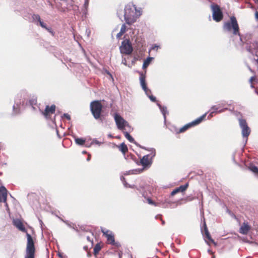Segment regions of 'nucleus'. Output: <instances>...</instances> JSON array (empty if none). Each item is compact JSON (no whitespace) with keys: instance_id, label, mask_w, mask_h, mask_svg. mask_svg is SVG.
Masks as SVG:
<instances>
[{"instance_id":"nucleus-1","label":"nucleus","mask_w":258,"mask_h":258,"mask_svg":"<svg viewBox=\"0 0 258 258\" xmlns=\"http://www.w3.org/2000/svg\"><path fill=\"white\" fill-rule=\"evenodd\" d=\"M123 14L124 20L126 24L131 25L134 23L139 17L142 15L141 9H138L133 3H128L125 6L123 11L119 10L117 12V15L121 20V17Z\"/></svg>"},{"instance_id":"nucleus-2","label":"nucleus","mask_w":258,"mask_h":258,"mask_svg":"<svg viewBox=\"0 0 258 258\" xmlns=\"http://www.w3.org/2000/svg\"><path fill=\"white\" fill-rule=\"evenodd\" d=\"M223 29L225 31L230 32L233 29V34L235 35H240L239 32V26L235 17H230V22L225 23L223 26Z\"/></svg>"},{"instance_id":"nucleus-3","label":"nucleus","mask_w":258,"mask_h":258,"mask_svg":"<svg viewBox=\"0 0 258 258\" xmlns=\"http://www.w3.org/2000/svg\"><path fill=\"white\" fill-rule=\"evenodd\" d=\"M26 236L27 242L25 258H34L35 248L33 239L28 233H26Z\"/></svg>"},{"instance_id":"nucleus-4","label":"nucleus","mask_w":258,"mask_h":258,"mask_svg":"<svg viewBox=\"0 0 258 258\" xmlns=\"http://www.w3.org/2000/svg\"><path fill=\"white\" fill-rule=\"evenodd\" d=\"M102 109V105L100 101L94 100L90 103V110L91 113L96 119H100L102 122V120L100 118L101 112Z\"/></svg>"},{"instance_id":"nucleus-5","label":"nucleus","mask_w":258,"mask_h":258,"mask_svg":"<svg viewBox=\"0 0 258 258\" xmlns=\"http://www.w3.org/2000/svg\"><path fill=\"white\" fill-rule=\"evenodd\" d=\"M120 51L121 53L130 55L133 51V48L132 43L128 39H125L121 42V44L119 47Z\"/></svg>"},{"instance_id":"nucleus-6","label":"nucleus","mask_w":258,"mask_h":258,"mask_svg":"<svg viewBox=\"0 0 258 258\" xmlns=\"http://www.w3.org/2000/svg\"><path fill=\"white\" fill-rule=\"evenodd\" d=\"M114 119L116 124L117 127L119 130L123 131L125 126H130L127 121L123 119L118 113H115L113 115Z\"/></svg>"},{"instance_id":"nucleus-7","label":"nucleus","mask_w":258,"mask_h":258,"mask_svg":"<svg viewBox=\"0 0 258 258\" xmlns=\"http://www.w3.org/2000/svg\"><path fill=\"white\" fill-rule=\"evenodd\" d=\"M211 8L213 20L216 22L220 21L223 16L220 7L217 4H213L211 5Z\"/></svg>"},{"instance_id":"nucleus-8","label":"nucleus","mask_w":258,"mask_h":258,"mask_svg":"<svg viewBox=\"0 0 258 258\" xmlns=\"http://www.w3.org/2000/svg\"><path fill=\"white\" fill-rule=\"evenodd\" d=\"M239 123L240 128L242 130V135L243 138H245V143L247 140V137L250 133V128L248 126L247 122L245 119H239Z\"/></svg>"},{"instance_id":"nucleus-9","label":"nucleus","mask_w":258,"mask_h":258,"mask_svg":"<svg viewBox=\"0 0 258 258\" xmlns=\"http://www.w3.org/2000/svg\"><path fill=\"white\" fill-rule=\"evenodd\" d=\"M101 230L104 235L107 238V241L111 245H114L115 244L114 236L112 233L109 230L105 229L102 227L101 228Z\"/></svg>"},{"instance_id":"nucleus-10","label":"nucleus","mask_w":258,"mask_h":258,"mask_svg":"<svg viewBox=\"0 0 258 258\" xmlns=\"http://www.w3.org/2000/svg\"><path fill=\"white\" fill-rule=\"evenodd\" d=\"M140 163L144 168H148L151 166L152 160L150 159L149 155H146L141 159Z\"/></svg>"},{"instance_id":"nucleus-11","label":"nucleus","mask_w":258,"mask_h":258,"mask_svg":"<svg viewBox=\"0 0 258 258\" xmlns=\"http://www.w3.org/2000/svg\"><path fill=\"white\" fill-rule=\"evenodd\" d=\"M55 105H52L50 107H49V105H46L44 111H41V113L45 117V118H48V115L49 114H53L55 112Z\"/></svg>"},{"instance_id":"nucleus-12","label":"nucleus","mask_w":258,"mask_h":258,"mask_svg":"<svg viewBox=\"0 0 258 258\" xmlns=\"http://www.w3.org/2000/svg\"><path fill=\"white\" fill-rule=\"evenodd\" d=\"M7 197V190L4 186L0 187V203L4 202L6 203V206L8 208V204L6 202Z\"/></svg>"},{"instance_id":"nucleus-13","label":"nucleus","mask_w":258,"mask_h":258,"mask_svg":"<svg viewBox=\"0 0 258 258\" xmlns=\"http://www.w3.org/2000/svg\"><path fill=\"white\" fill-rule=\"evenodd\" d=\"M258 48V42L257 41H253L250 43H247L246 46V49L250 53L253 54L254 51L253 50L257 49Z\"/></svg>"},{"instance_id":"nucleus-14","label":"nucleus","mask_w":258,"mask_h":258,"mask_svg":"<svg viewBox=\"0 0 258 258\" xmlns=\"http://www.w3.org/2000/svg\"><path fill=\"white\" fill-rule=\"evenodd\" d=\"M13 224L15 226H16L18 229H19L20 231L23 232H25L26 229L25 228L23 224L21 221L19 219H15L13 220Z\"/></svg>"},{"instance_id":"nucleus-15","label":"nucleus","mask_w":258,"mask_h":258,"mask_svg":"<svg viewBox=\"0 0 258 258\" xmlns=\"http://www.w3.org/2000/svg\"><path fill=\"white\" fill-rule=\"evenodd\" d=\"M188 186V183H186L184 185H182L180 186L179 187H178L177 188H176L171 192V195L172 196H173L178 192H183V191H185L186 189V188H187Z\"/></svg>"},{"instance_id":"nucleus-16","label":"nucleus","mask_w":258,"mask_h":258,"mask_svg":"<svg viewBox=\"0 0 258 258\" xmlns=\"http://www.w3.org/2000/svg\"><path fill=\"white\" fill-rule=\"evenodd\" d=\"M140 83L141 86L143 90H146L147 89V84L146 82V79H145V76L143 74H140Z\"/></svg>"},{"instance_id":"nucleus-17","label":"nucleus","mask_w":258,"mask_h":258,"mask_svg":"<svg viewBox=\"0 0 258 258\" xmlns=\"http://www.w3.org/2000/svg\"><path fill=\"white\" fill-rule=\"evenodd\" d=\"M32 18L33 21L37 25L39 24V25L41 26L44 23V22L41 20L40 16L38 14H33Z\"/></svg>"},{"instance_id":"nucleus-18","label":"nucleus","mask_w":258,"mask_h":258,"mask_svg":"<svg viewBox=\"0 0 258 258\" xmlns=\"http://www.w3.org/2000/svg\"><path fill=\"white\" fill-rule=\"evenodd\" d=\"M207 114V113L206 112L205 114H204L203 115H202V116H201L200 117H199L198 118H197L196 119H195V120L191 122V123L192 126L198 125L199 123H200L204 120V119L206 117Z\"/></svg>"},{"instance_id":"nucleus-19","label":"nucleus","mask_w":258,"mask_h":258,"mask_svg":"<svg viewBox=\"0 0 258 258\" xmlns=\"http://www.w3.org/2000/svg\"><path fill=\"white\" fill-rule=\"evenodd\" d=\"M227 108H223V109H219V107H218V105H213L211 107L210 111H213V112H214L215 113H221L224 112V111L227 110Z\"/></svg>"},{"instance_id":"nucleus-20","label":"nucleus","mask_w":258,"mask_h":258,"mask_svg":"<svg viewBox=\"0 0 258 258\" xmlns=\"http://www.w3.org/2000/svg\"><path fill=\"white\" fill-rule=\"evenodd\" d=\"M249 229V226L247 224L244 223V224L240 227L239 232L243 234H246Z\"/></svg>"},{"instance_id":"nucleus-21","label":"nucleus","mask_w":258,"mask_h":258,"mask_svg":"<svg viewBox=\"0 0 258 258\" xmlns=\"http://www.w3.org/2000/svg\"><path fill=\"white\" fill-rule=\"evenodd\" d=\"M21 102L19 101L17 99H15V104L13 105V111L15 114H17L19 112V106Z\"/></svg>"},{"instance_id":"nucleus-22","label":"nucleus","mask_w":258,"mask_h":258,"mask_svg":"<svg viewBox=\"0 0 258 258\" xmlns=\"http://www.w3.org/2000/svg\"><path fill=\"white\" fill-rule=\"evenodd\" d=\"M142 148L151 152L150 154L148 155H149L150 159L152 160L153 158L156 156L155 149L153 148H147L146 147H143Z\"/></svg>"},{"instance_id":"nucleus-23","label":"nucleus","mask_w":258,"mask_h":258,"mask_svg":"<svg viewBox=\"0 0 258 258\" xmlns=\"http://www.w3.org/2000/svg\"><path fill=\"white\" fill-rule=\"evenodd\" d=\"M157 105L158 106L160 111H161L164 119V121H166V114L168 113L167 110V107L166 106H162L159 103H157Z\"/></svg>"},{"instance_id":"nucleus-24","label":"nucleus","mask_w":258,"mask_h":258,"mask_svg":"<svg viewBox=\"0 0 258 258\" xmlns=\"http://www.w3.org/2000/svg\"><path fill=\"white\" fill-rule=\"evenodd\" d=\"M204 230H205V235H206L207 238L209 240H210L211 242H212L213 243H215V242L212 239L211 236L210 235V233L208 231V228L207 227V226H206V224L205 222L204 223Z\"/></svg>"},{"instance_id":"nucleus-25","label":"nucleus","mask_w":258,"mask_h":258,"mask_svg":"<svg viewBox=\"0 0 258 258\" xmlns=\"http://www.w3.org/2000/svg\"><path fill=\"white\" fill-rule=\"evenodd\" d=\"M89 3V0H85L83 9H82V13L84 15H86L87 14Z\"/></svg>"},{"instance_id":"nucleus-26","label":"nucleus","mask_w":258,"mask_h":258,"mask_svg":"<svg viewBox=\"0 0 258 258\" xmlns=\"http://www.w3.org/2000/svg\"><path fill=\"white\" fill-rule=\"evenodd\" d=\"M154 58L152 57H148L144 60L143 64V69H146L150 63L151 61Z\"/></svg>"},{"instance_id":"nucleus-27","label":"nucleus","mask_w":258,"mask_h":258,"mask_svg":"<svg viewBox=\"0 0 258 258\" xmlns=\"http://www.w3.org/2000/svg\"><path fill=\"white\" fill-rule=\"evenodd\" d=\"M124 135L125 137L128 140V141L132 143H135L136 144V142L135 141L134 139L127 132H123Z\"/></svg>"},{"instance_id":"nucleus-28","label":"nucleus","mask_w":258,"mask_h":258,"mask_svg":"<svg viewBox=\"0 0 258 258\" xmlns=\"http://www.w3.org/2000/svg\"><path fill=\"white\" fill-rule=\"evenodd\" d=\"M119 149L123 154L125 153L128 150L126 145L124 143H122L119 146Z\"/></svg>"},{"instance_id":"nucleus-29","label":"nucleus","mask_w":258,"mask_h":258,"mask_svg":"<svg viewBox=\"0 0 258 258\" xmlns=\"http://www.w3.org/2000/svg\"><path fill=\"white\" fill-rule=\"evenodd\" d=\"M192 126L191 122H189L188 123H187L186 124L184 125L183 126L181 127L178 132V133H182L185 132L186 130L189 128V127Z\"/></svg>"},{"instance_id":"nucleus-30","label":"nucleus","mask_w":258,"mask_h":258,"mask_svg":"<svg viewBox=\"0 0 258 258\" xmlns=\"http://www.w3.org/2000/svg\"><path fill=\"white\" fill-rule=\"evenodd\" d=\"M75 142L77 144L82 146L85 143V140L82 138H75Z\"/></svg>"},{"instance_id":"nucleus-31","label":"nucleus","mask_w":258,"mask_h":258,"mask_svg":"<svg viewBox=\"0 0 258 258\" xmlns=\"http://www.w3.org/2000/svg\"><path fill=\"white\" fill-rule=\"evenodd\" d=\"M101 249V246L99 243H97L95 245L94 248V254L95 255H96V254L99 252V251Z\"/></svg>"},{"instance_id":"nucleus-32","label":"nucleus","mask_w":258,"mask_h":258,"mask_svg":"<svg viewBox=\"0 0 258 258\" xmlns=\"http://www.w3.org/2000/svg\"><path fill=\"white\" fill-rule=\"evenodd\" d=\"M120 180L122 181V182H123V184L124 185V186L125 187H130V188H133L134 187V185H129L126 182V181L125 180V178L123 177V176H121L120 177Z\"/></svg>"},{"instance_id":"nucleus-33","label":"nucleus","mask_w":258,"mask_h":258,"mask_svg":"<svg viewBox=\"0 0 258 258\" xmlns=\"http://www.w3.org/2000/svg\"><path fill=\"white\" fill-rule=\"evenodd\" d=\"M69 227L76 230L77 231H78L76 228V226L75 224L74 223H70L68 221H63Z\"/></svg>"},{"instance_id":"nucleus-34","label":"nucleus","mask_w":258,"mask_h":258,"mask_svg":"<svg viewBox=\"0 0 258 258\" xmlns=\"http://www.w3.org/2000/svg\"><path fill=\"white\" fill-rule=\"evenodd\" d=\"M249 169L254 173H258V167L254 165H250L249 166Z\"/></svg>"},{"instance_id":"nucleus-35","label":"nucleus","mask_w":258,"mask_h":258,"mask_svg":"<svg viewBox=\"0 0 258 258\" xmlns=\"http://www.w3.org/2000/svg\"><path fill=\"white\" fill-rule=\"evenodd\" d=\"M145 200L147 201V202H148V203L149 204H150V205H154L155 206H157L156 204L153 202L150 198H145Z\"/></svg>"},{"instance_id":"nucleus-36","label":"nucleus","mask_w":258,"mask_h":258,"mask_svg":"<svg viewBox=\"0 0 258 258\" xmlns=\"http://www.w3.org/2000/svg\"><path fill=\"white\" fill-rule=\"evenodd\" d=\"M227 104V103L225 101H221L217 105L218 107H219V109H222V108L225 105Z\"/></svg>"},{"instance_id":"nucleus-37","label":"nucleus","mask_w":258,"mask_h":258,"mask_svg":"<svg viewBox=\"0 0 258 258\" xmlns=\"http://www.w3.org/2000/svg\"><path fill=\"white\" fill-rule=\"evenodd\" d=\"M126 30V27L125 24H122L121 25V28L120 30V32H121V33H122L123 34H124Z\"/></svg>"},{"instance_id":"nucleus-38","label":"nucleus","mask_w":258,"mask_h":258,"mask_svg":"<svg viewBox=\"0 0 258 258\" xmlns=\"http://www.w3.org/2000/svg\"><path fill=\"white\" fill-rule=\"evenodd\" d=\"M146 94V95L149 97V96H151L152 95V92L150 89L148 88H147V89L143 90Z\"/></svg>"},{"instance_id":"nucleus-39","label":"nucleus","mask_w":258,"mask_h":258,"mask_svg":"<svg viewBox=\"0 0 258 258\" xmlns=\"http://www.w3.org/2000/svg\"><path fill=\"white\" fill-rule=\"evenodd\" d=\"M158 48H159V46L157 45V44H155L154 45H153L151 48L149 50V52L151 50H155L156 51H157Z\"/></svg>"},{"instance_id":"nucleus-40","label":"nucleus","mask_w":258,"mask_h":258,"mask_svg":"<svg viewBox=\"0 0 258 258\" xmlns=\"http://www.w3.org/2000/svg\"><path fill=\"white\" fill-rule=\"evenodd\" d=\"M95 144L96 145H100L101 144V143L99 142L96 139H93L92 142L91 143V144Z\"/></svg>"},{"instance_id":"nucleus-41","label":"nucleus","mask_w":258,"mask_h":258,"mask_svg":"<svg viewBox=\"0 0 258 258\" xmlns=\"http://www.w3.org/2000/svg\"><path fill=\"white\" fill-rule=\"evenodd\" d=\"M45 29L47 30L48 32H49L52 36H54V33L53 32L51 28L47 27Z\"/></svg>"},{"instance_id":"nucleus-42","label":"nucleus","mask_w":258,"mask_h":258,"mask_svg":"<svg viewBox=\"0 0 258 258\" xmlns=\"http://www.w3.org/2000/svg\"><path fill=\"white\" fill-rule=\"evenodd\" d=\"M149 98L152 101V102H155L156 101V98L155 96L151 95V96H149Z\"/></svg>"},{"instance_id":"nucleus-43","label":"nucleus","mask_w":258,"mask_h":258,"mask_svg":"<svg viewBox=\"0 0 258 258\" xmlns=\"http://www.w3.org/2000/svg\"><path fill=\"white\" fill-rule=\"evenodd\" d=\"M62 117H66L68 120H70L71 119V116L68 113H64Z\"/></svg>"},{"instance_id":"nucleus-44","label":"nucleus","mask_w":258,"mask_h":258,"mask_svg":"<svg viewBox=\"0 0 258 258\" xmlns=\"http://www.w3.org/2000/svg\"><path fill=\"white\" fill-rule=\"evenodd\" d=\"M156 219H160L162 221V225H164L165 224V221L164 220H163L162 219H161V215H158L156 216Z\"/></svg>"},{"instance_id":"nucleus-45","label":"nucleus","mask_w":258,"mask_h":258,"mask_svg":"<svg viewBox=\"0 0 258 258\" xmlns=\"http://www.w3.org/2000/svg\"><path fill=\"white\" fill-rule=\"evenodd\" d=\"M255 79V77H254V76H252V77H251L250 78V79H249V82L250 83H252V82H253V80H254Z\"/></svg>"},{"instance_id":"nucleus-46","label":"nucleus","mask_w":258,"mask_h":258,"mask_svg":"<svg viewBox=\"0 0 258 258\" xmlns=\"http://www.w3.org/2000/svg\"><path fill=\"white\" fill-rule=\"evenodd\" d=\"M214 113V112H213V111H211L209 115L208 116V118L210 119L211 117H213V114Z\"/></svg>"},{"instance_id":"nucleus-47","label":"nucleus","mask_w":258,"mask_h":258,"mask_svg":"<svg viewBox=\"0 0 258 258\" xmlns=\"http://www.w3.org/2000/svg\"><path fill=\"white\" fill-rule=\"evenodd\" d=\"M123 35V33H121V32H119V33H118L116 35V37L117 38H119L122 35Z\"/></svg>"},{"instance_id":"nucleus-48","label":"nucleus","mask_w":258,"mask_h":258,"mask_svg":"<svg viewBox=\"0 0 258 258\" xmlns=\"http://www.w3.org/2000/svg\"><path fill=\"white\" fill-rule=\"evenodd\" d=\"M122 63H123L125 66L127 65L126 60L125 58L122 59Z\"/></svg>"},{"instance_id":"nucleus-49","label":"nucleus","mask_w":258,"mask_h":258,"mask_svg":"<svg viewBox=\"0 0 258 258\" xmlns=\"http://www.w3.org/2000/svg\"><path fill=\"white\" fill-rule=\"evenodd\" d=\"M57 255L60 258H64V257L65 256L63 255V254L62 253H61L60 252L58 253Z\"/></svg>"},{"instance_id":"nucleus-50","label":"nucleus","mask_w":258,"mask_h":258,"mask_svg":"<svg viewBox=\"0 0 258 258\" xmlns=\"http://www.w3.org/2000/svg\"><path fill=\"white\" fill-rule=\"evenodd\" d=\"M40 26L45 29L47 28L46 25L44 23L42 25H41Z\"/></svg>"},{"instance_id":"nucleus-51","label":"nucleus","mask_w":258,"mask_h":258,"mask_svg":"<svg viewBox=\"0 0 258 258\" xmlns=\"http://www.w3.org/2000/svg\"><path fill=\"white\" fill-rule=\"evenodd\" d=\"M91 159V155L90 154H88V157L87 159V161H89Z\"/></svg>"},{"instance_id":"nucleus-52","label":"nucleus","mask_w":258,"mask_h":258,"mask_svg":"<svg viewBox=\"0 0 258 258\" xmlns=\"http://www.w3.org/2000/svg\"><path fill=\"white\" fill-rule=\"evenodd\" d=\"M87 239L89 241L91 242L92 244L93 243V241L91 240L89 236L87 237Z\"/></svg>"},{"instance_id":"nucleus-53","label":"nucleus","mask_w":258,"mask_h":258,"mask_svg":"<svg viewBox=\"0 0 258 258\" xmlns=\"http://www.w3.org/2000/svg\"><path fill=\"white\" fill-rule=\"evenodd\" d=\"M255 16L256 19H258V12H256Z\"/></svg>"},{"instance_id":"nucleus-54","label":"nucleus","mask_w":258,"mask_h":258,"mask_svg":"<svg viewBox=\"0 0 258 258\" xmlns=\"http://www.w3.org/2000/svg\"><path fill=\"white\" fill-rule=\"evenodd\" d=\"M83 248L85 250H87L88 249V246H84Z\"/></svg>"},{"instance_id":"nucleus-55","label":"nucleus","mask_w":258,"mask_h":258,"mask_svg":"<svg viewBox=\"0 0 258 258\" xmlns=\"http://www.w3.org/2000/svg\"><path fill=\"white\" fill-rule=\"evenodd\" d=\"M122 253H119V258H122Z\"/></svg>"},{"instance_id":"nucleus-56","label":"nucleus","mask_w":258,"mask_h":258,"mask_svg":"<svg viewBox=\"0 0 258 258\" xmlns=\"http://www.w3.org/2000/svg\"><path fill=\"white\" fill-rule=\"evenodd\" d=\"M254 2L256 3V4L257 5V7L258 8V0H254Z\"/></svg>"},{"instance_id":"nucleus-57","label":"nucleus","mask_w":258,"mask_h":258,"mask_svg":"<svg viewBox=\"0 0 258 258\" xmlns=\"http://www.w3.org/2000/svg\"><path fill=\"white\" fill-rule=\"evenodd\" d=\"M40 223L41 226V227H42V224H43V223H42V221L41 220H40Z\"/></svg>"},{"instance_id":"nucleus-58","label":"nucleus","mask_w":258,"mask_h":258,"mask_svg":"<svg viewBox=\"0 0 258 258\" xmlns=\"http://www.w3.org/2000/svg\"><path fill=\"white\" fill-rule=\"evenodd\" d=\"M108 137L110 138H112V136L111 134L108 135Z\"/></svg>"},{"instance_id":"nucleus-59","label":"nucleus","mask_w":258,"mask_h":258,"mask_svg":"<svg viewBox=\"0 0 258 258\" xmlns=\"http://www.w3.org/2000/svg\"><path fill=\"white\" fill-rule=\"evenodd\" d=\"M82 153H83V154H85L87 153V152L84 151H83Z\"/></svg>"},{"instance_id":"nucleus-60","label":"nucleus","mask_w":258,"mask_h":258,"mask_svg":"<svg viewBox=\"0 0 258 258\" xmlns=\"http://www.w3.org/2000/svg\"><path fill=\"white\" fill-rule=\"evenodd\" d=\"M88 256H91V254L88 253V254H87Z\"/></svg>"},{"instance_id":"nucleus-61","label":"nucleus","mask_w":258,"mask_h":258,"mask_svg":"<svg viewBox=\"0 0 258 258\" xmlns=\"http://www.w3.org/2000/svg\"><path fill=\"white\" fill-rule=\"evenodd\" d=\"M165 202H166V203H169V202H168V201H166V200H165Z\"/></svg>"},{"instance_id":"nucleus-62","label":"nucleus","mask_w":258,"mask_h":258,"mask_svg":"<svg viewBox=\"0 0 258 258\" xmlns=\"http://www.w3.org/2000/svg\"><path fill=\"white\" fill-rule=\"evenodd\" d=\"M36 102V100H34L33 101V102L35 103Z\"/></svg>"},{"instance_id":"nucleus-63","label":"nucleus","mask_w":258,"mask_h":258,"mask_svg":"<svg viewBox=\"0 0 258 258\" xmlns=\"http://www.w3.org/2000/svg\"><path fill=\"white\" fill-rule=\"evenodd\" d=\"M257 63H258V58L256 60Z\"/></svg>"},{"instance_id":"nucleus-64","label":"nucleus","mask_w":258,"mask_h":258,"mask_svg":"<svg viewBox=\"0 0 258 258\" xmlns=\"http://www.w3.org/2000/svg\"><path fill=\"white\" fill-rule=\"evenodd\" d=\"M212 258H215V256H213Z\"/></svg>"}]
</instances>
